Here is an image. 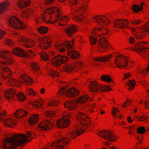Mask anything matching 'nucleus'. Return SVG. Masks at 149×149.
<instances>
[{"label": "nucleus", "instance_id": "nucleus-24", "mask_svg": "<svg viewBox=\"0 0 149 149\" xmlns=\"http://www.w3.org/2000/svg\"><path fill=\"white\" fill-rule=\"evenodd\" d=\"M10 4V2L8 0L0 3V14L3 13L8 9Z\"/></svg>", "mask_w": 149, "mask_h": 149}, {"label": "nucleus", "instance_id": "nucleus-7", "mask_svg": "<svg viewBox=\"0 0 149 149\" xmlns=\"http://www.w3.org/2000/svg\"><path fill=\"white\" fill-rule=\"evenodd\" d=\"M73 46L72 43L70 41H66L62 42L60 41H57L55 43V48L60 52L63 53L65 50L71 49Z\"/></svg>", "mask_w": 149, "mask_h": 149}, {"label": "nucleus", "instance_id": "nucleus-63", "mask_svg": "<svg viewBox=\"0 0 149 149\" xmlns=\"http://www.w3.org/2000/svg\"><path fill=\"white\" fill-rule=\"evenodd\" d=\"M6 111L4 110L3 113H0V122L3 121L6 116Z\"/></svg>", "mask_w": 149, "mask_h": 149}, {"label": "nucleus", "instance_id": "nucleus-50", "mask_svg": "<svg viewBox=\"0 0 149 149\" xmlns=\"http://www.w3.org/2000/svg\"><path fill=\"white\" fill-rule=\"evenodd\" d=\"M13 63V61L12 59L8 58L7 57L5 58L4 61H2L0 62V65H9L12 64ZM1 66L0 65V68H1Z\"/></svg>", "mask_w": 149, "mask_h": 149}, {"label": "nucleus", "instance_id": "nucleus-27", "mask_svg": "<svg viewBox=\"0 0 149 149\" xmlns=\"http://www.w3.org/2000/svg\"><path fill=\"white\" fill-rule=\"evenodd\" d=\"M75 102L67 101L64 103V105L65 108L67 109L70 110H72L77 108V105Z\"/></svg>", "mask_w": 149, "mask_h": 149}, {"label": "nucleus", "instance_id": "nucleus-13", "mask_svg": "<svg viewBox=\"0 0 149 149\" xmlns=\"http://www.w3.org/2000/svg\"><path fill=\"white\" fill-rule=\"evenodd\" d=\"M18 42L19 44L28 48H32L35 45V40L28 39L22 36L18 38Z\"/></svg>", "mask_w": 149, "mask_h": 149}, {"label": "nucleus", "instance_id": "nucleus-31", "mask_svg": "<svg viewBox=\"0 0 149 149\" xmlns=\"http://www.w3.org/2000/svg\"><path fill=\"white\" fill-rule=\"evenodd\" d=\"M16 91L14 89H9L6 91L4 93V96L6 98L10 99L13 97Z\"/></svg>", "mask_w": 149, "mask_h": 149}, {"label": "nucleus", "instance_id": "nucleus-59", "mask_svg": "<svg viewBox=\"0 0 149 149\" xmlns=\"http://www.w3.org/2000/svg\"><path fill=\"white\" fill-rule=\"evenodd\" d=\"M41 59L44 61H48L49 60L48 55L45 52H42L40 54Z\"/></svg>", "mask_w": 149, "mask_h": 149}, {"label": "nucleus", "instance_id": "nucleus-22", "mask_svg": "<svg viewBox=\"0 0 149 149\" xmlns=\"http://www.w3.org/2000/svg\"><path fill=\"white\" fill-rule=\"evenodd\" d=\"M17 5L20 9H23L30 4L31 0H17Z\"/></svg>", "mask_w": 149, "mask_h": 149}, {"label": "nucleus", "instance_id": "nucleus-25", "mask_svg": "<svg viewBox=\"0 0 149 149\" xmlns=\"http://www.w3.org/2000/svg\"><path fill=\"white\" fill-rule=\"evenodd\" d=\"M100 46L106 50L110 47V44L105 38H100L98 41Z\"/></svg>", "mask_w": 149, "mask_h": 149}, {"label": "nucleus", "instance_id": "nucleus-51", "mask_svg": "<svg viewBox=\"0 0 149 149\" xmlns=\"http://www.w3.org/2000/svg\"><path fill=\"white\" fill-rule=\"evenodd\" d=\"M75 40H77L81 43H83L85 42V38L84 37L81 36H79L73 39L71 42L73 44L74 41Z\"/></svg>", "mask_w": 149, "mask_h": 149}, {"label": "nucleus", "instance_id": "nucleus-18", "mask_svg": "<svg viewBox=\"0 0 149 149\" xmlns=\"http://www.w3.org/2000/svg\"><path fill=\"white\" fill-rule=\"evenodd\" d=\"M84 3L81 7L76 9H72V12L75 11L77 13L86 12L87 11L88 8V3L89 0H83Z\"/></svg>", "mask_w": 149, "mask_h": 149}, {"label": "nucleus", "instance_id": "nucleus-44", "mask_svg": "<svg viewBox=\"0 0 149 149\" xmlns=\"http://www.w3.org/2000/svg\"><path fill=\"white\" fill-rule=\"evenodd\" d=\"M38 31L41 34L46 33L48 31V28L46 26H42L37 29Z\"/></svg>", "mask_w": 149, "mask_h": 149}, {"label": "nucleus", "instance_id": "nucleus-41", "mask_svg": "<svg viewBox=\"0 0 149 149\" xmlns=\"http://www.w3.org/2000/svg\"><path fill=\"white\" fill-rule=\"evenodd\" d=\"M100 79L102 81L106 82L109 83L110 82H111L113 84L114 83L111 77L108 75H102L100 77Z\"/></svg>", "mask_w": 149, "mask_h": 149}, {"label": "nucleus", "instance_id": "nucleus-6", "mask_svg": "<svg viewBox=\"0 0 149 149\" xmlns=\"http://www.w3.org/2000/svg\"><path fill=\"white\" fill-rule=\"evenodd\" d=\"M8 22L10 25L15 29H24L29 26L28 24L23 22L15 16L10 17L9 19Z\"/></svg>", "mask_w": 149, "mask_h": 149}, {"label": "nucleus", "instance_id": "nucleus-37", "mask_svg": "<svg viewBox=\"0 0 149 149\" xmlns=\"http://www.w3.org/2000/svg\"><path fill=\"white\" fill-rule=\"evenodd\" d=\"M4 124L6 126L12 127L15 125V121L13 118H8L4 121Z\"/></svg>", "mask_w": 149, "mask_h": 149}, {"label": "nucleus", "instance_id": "nucleus-40", "mask_svg": "<svg viewBox=\"0 0 149 149\" xmlns=\"http://www.w3.org/2000/svg\"><path fill=\"white\" fill-rule=\"evenodd\" d=\"M56 141L58 142L59 143L61 144L62 145L64 146L65 147L69 143L70 140L68 138L64 137Z\"/></svg>", "mask_w": 149, "mask_h": 149}, {"label": "nucleus", "instance_id": "nucleus-49", "mask_svg": "<svg viewBox=\"0 0 149 149\" xmlns=\"http://www.w3.org/2000/svg\"><path fill=\"white\" fill-rule=\"evenodd\" d=\"M84 18V16L83 14H77L74 16L73 17L74 20L77 22H81Z\"/></svg>", "mask_w": 149, "mask_h": 149}, {"label": "nucleus", "instance_id": "nucleus-43", "mask_svg": "<svg viewBox=\"0 0 149 149\" xmlns=\"http://www.w3.org/2000/svg\"><path fill=\"white\" fill-rule=\"evenodd\" d=\"M120 111L115 107H113L112 111V114L117 118H120L122 116V115L120 113L118 114Z\"/></svg>", "mask_w": 149, "mask_h": 149}, {"label": "nucleus", "instance_id": "nucleus-42", "mask_svg": "<svg viewBox=\"0 0 149 149\" xmlns=\"http://www.w3.org/2000/svg\"><path fill=\"white\" fill-rule=\"evenodd\" d=\"M50 147H55V149H64L65 147L61 144L59 143L58 142L56 141L53 142L51 145H49Z\"/></svg>", "mask_w": 149, "mask_h": 149}, {"label": "nucleus", "instance_id": "nucleus-16", "mask_svg": "<svg viewBox=\"0 0 149 149\" xmlns=\"http://www.w3.org/2000/svg\"><path fill=\"white\" fill-rule=\"evenodd\" d=\"M53 125V122L48 120L41 122L38 125V127L41 130L45 131L50 129Z\"/></svg>", "mask_w": 149, "mask_h": 149}, {"label": "nucleus", "instance_id": "nucleus-45", "mask_svg": "<svg viewBox=\"0 0 149 149\" xmlns=\"http://www.w3.org/2000/svg\"><path fill=\"white\" fill-rule=\"evenodd\" d=\"M25 93L27 95L32 97L35 96L36 94L35 91L31 88H26Z\"/></svg>", "mask_w": 149, "mask_h": 149}, {"label": "nucleus", "instance_id": "nucleus-20", "mask_svg": "<svg viewBox=\"0 0 149 149\" xmlns=\"http://www.w3.org/2000/svg\"><path fill=\"white\" fill-rule=\"evenodd\" d=\"M14 54L19 57H29V56L24 50L19 47H16L13 49Z\"/></svg>", "mask_w": 149, "mask_h": 149}, {"label": "nucleus", "instance_id": "nucleus-64", "mask_svg": "<svg viewBox=\"0 0 149 149\" xmlns=\"http://www.w3.org/2000/svg\"><path fill=\"white\" fill-rule=\"evenodd\" d=\"M90 42L91 45H94L96 44L97 39L92 36H90L89 37Z\"/></svg>", "mask_w": 149, "mask_h": 149}, {"label": "nucleus", "instance_id": "nucleus-47", "mask_svg": "<svg viewBox=\"0 0 149 149\" xmlns=\"http://www.w3.org/2000/svg\"><path fill=\"white\" fill-rule=\"evenodd\" d=\"M44 102V101L43 99H40L34 102L33 105L36 108L40 107L43 105Z\"/></svg>", "mask_w": 149, "mask_h": 149}, {"label": "nucleus", "instance_id": "nucleus-58", "mask_svg": "<svg viewBox=\"0 0 149 149\" xmlns=\"http://www.w3.org/2000/svg\"><path fill=\"white\" fill-rule=\"evenodd\" d=\"M31 66L32 70L34 71H38L39 69V67L38 63L34 62H32L31 63Z\"/></svg>", "mask_w": 149, "mask_h": 149}, {"label": "nucleus", "instance_id": "nucleus-1", "mask_svg": "<svg viewBox=\"0 0 149 149\" xmlns=\"http://www.w3.org/2000/svg\"><path fill=\"white\" fill-rule=\"evenodd\" d=\"M28 135L23 134H14L12 136L7 137L0 143V148L2 149H15L19 146L27 141L28 138L31 137L33 135L31 132H28Z\"/></svg>", "mask_w": 149, "mask_h": 149}, {"label": "nucleus", "instance_id": "nucleus-8", "mask_svg": "<svg viewBox=\"0 0 149 149\" xmlns=\"http://www.w3.org/2000/svg\"><path fill=\"white\" fill-rule=\"evenodd\" d=\"M98 135L105 139L109 141L110 142H116L118 138L117 135L106 130H103L99 132Z\"/></svg>", "mask_w": 149, "mask_h": 149}, {"label": "nucleus", "instance_id": "nucleus-55", "mask_svg": "<svg viewBox=\"0 0 149 149\" xmlns=\"http://www.w3.org/2000/svg\"><path fill=\"white\" fill-rule=\"evenodd\" d=\"M17 95L18 100L19 101L22 102L26 100V97L22 93H18Z\"/></svg>", "mask_w": 149, "mask_h": 149}, {"label": "nucleus", "instance_id": "nucleus-39", "mask_svg": "<svg viewBox=\"0 0 149 149\" xmlns=\"http://www.w3.org/2000/svg\"><path fill=\"white\" fill-rule=\"evenodd\" d=\"M88 96L87 95H84L81 96L77 98L76 101L77 103L82 104L85 102L88 99Z\"/></svg>", "mask_w": 149, "mask_h": 149}, {"label": "nucleus", "instance_id": "nucleus-26", "mask_svg": "<svg viewBox=\"0 0 149 149\" xmlns=\"http://www.w3.org/2000/svg\"><path fill=\"white\" fill-rule=\"evenodd\" d=\"M112 54H109L101 56H98L95 58L93 59L94 61H100L102 62H105L108 61L112 57Z\"/></svg>", "mask_w": 149, "mask_h": 149}, {"label": "nucleus", "instance_id": "nucleus-9", "mask_svg": "<svg viewBox=\"0 0 149 149\" xmlns=\"http://www.w3.org/2000/svg\"><path fill=\"white\" fill-rule=\"evenodd\" d=\"M114 62L118 68H125L128 64V59L126 56L120 55L116 57Z\"/></svg>", "mask_w": 149, "mask_h": 149}, {"label": "nucleus", "instance_id": "nucleus-33", "mask_svg": "<svg viewBox=\"0 0 149 149\" xmlns=\"http://www.w3.org/2000/svg\"><path fill=\"white\" fill-rule=\"evenodd\" d=\"M144 5V3L143 2H141L140 5L134 4L132 7V10L134 13H137L143 10V6Z\"/></svg>", "mask_w": 149, "mask_h": 149}, {"label": "nucleus", "instance_id": "nucleus-14", "mask_svg": "<svg viewBox=\"0 0 149 149\" xmlns=\"http://www.w3.org/2000/svg\"><path fill=\"white\" fill-rule=\"evenodd\" d=\"M69 115L64 116L63 117L57 120L56 122L57 126L60 128H64L68 127L70 125V120L69 118Z\"/></svg>", "mask_w": 149, "mask_h": 149}, {"label": "nucleus", "instance_id": "nucleus-23", "mask_svg": "<svg viewBox=\"0 0 149 149\" xmlns=\"http://www.w3.org/2000/svg\"><path fill=\"white\" fill-rule=\"evenodd\" d=\"M34 12V10L33 8H27L22 11L21 16L24 18L28 19L32 15Z\"/></svg>", "mask_w": 149, "mask_h": 149}, {"label": "nucleus", "instance_id": "nucleus-4", "mask_svg": "<svg viewBox=\"0 0 149 149\" xmlns=\"http://www.w3.org/2000/svg\"><path fill=\"white\" fill-rule=\"evenodd\" d=\"M79 93V91L75 88L72 87L67 90L66 87H64L58 91L57 94V97H58V96H62L65 94L68 97H74L78 95Z\"/></svg>", "mask_w": 149, "mask_h": 149}, {"label": "nucleus", "instance_id": "nucleus-60", "mask_svg": "<svg viewBox=\"0 0 149 149\" xmlns=\"http://www.w3.org/2000/svg\"><path fill=\"white\" fill-rule=\"evenodd\" d=\"M58 104L59 102L57 100H52L49 102L48 106L50 107H56Z\"/></svg>", "mask_w": 149, "mask_h": 149}, {"label": "nucleus", "instance_id": "nucleus-29", "mask_svg": "<svg viewBox=\"0 0 149 149\" xmlns=\"http://www.w3.org/2000/svg\"><path fill=\"white\" fill-rule=\"evenodd\" d=\"M27 113V112L25 110L21 109L16 111L15 114V116L17 118L21 119L25 116Z\"/></svg>", "mask_w": 149, "mask_h": 149}, {"label": "nucleus", "instance_id": "nucleus-48", "mask_svg": "<svg viewBox=\"0 0 149 149\" xmlns=\"http://www.w3.org/2000/svg\"><path fill=\"white\" fill-rule=\"evenodd\" d=\"M11 53L9 52L5 51H0V57L2 58H5L10 55Z\"/></svg>", "mask_w": 149, "mask_h": 149}, {"label": "nucleus", "instance_id": "nucleus-11", "mask_svg": "<svg viewBox=\"0 0 149 149\" xmlns=\"http://www.w3.org/2000/svg\"><path fill=\"white\" fill-rule=\"evenodd\" d=\"M93 18L94 22L100 26H107L111 22L109 19L104 15H95Z\"/></svg>", "mask_w": 149, "mask_h": 149}, {"label": "nucleus", "instance_id": "nucleus-28", "mask_svg": "<svg viewBox=\"0 0 149 149\" xmlns=\"http://www.w3.org/2000/svg\"><path fill=\"white\" fill-rule=\"evenodd\" d=\"M77 25L71 24L66 30V32L67 35L69 36H71L77 30Z\"/></svg>", "mask_w": 149, "mask_h": 149}, {"label": "nucleus", "instance_id": "nucleus-36", "mask_svg": "<svg viewBox=\"0 0 149 149\" xmlns=\"http://www.w3.org/2000/svg\"><path fill=\"white\" fill-rule=\"evenodd\" d=\"M49 38L47 36L39 38L38 40V42L39 46L41 48L45 49V43L46 41H49Z\"/></svg>", "mask_w": 149, "mask_h": 149}, {"label": "nucleus", "instance_id": "nucleus-54", "mask_svg": "<svg viewBox=\"0 0 149 149\" xmlns=\"http://www.w3.org/2000/svg\"><path fill=\"white\" fill-rule=\"evenodd\" d=\"M73 64L75 69V71H77L78 69L82 68L83 66V63L80 62H76Z\"/></svg>", "mask_w": 149, "mask_h": 149}, {"label": "nucleus", "instance_id": "nucleus-38", "mask_svg": "<svg viewBox=\"0 0 149 149\" xmlns=\"http://www.w3.org/2000/svg\"><path fill=\"white\" fill-rule=\"evenodd\" d=\"M63 69L65 72H68L75 71L73 64H67L65 65L63 67Z\"/></svg>", "mask_w": 149, "mask_h": 149}, {"label": "nucleus", "instance_id": "nucleus-19", "mask_svg": "<svg viewBox=\"0 0 149 149\" xmlns=\"http://www.w3.org/2000/svg\"><path fill=\"white\" fill-rule=\"evenodd\" d=\"M20 83H23L27 85L31 84L33 83L32 79L25 74H21L19 77Z\"/></svg>", "mask_w": 149, "mask_h": 149}, {"label": "nucleus", "instance_id": "nucleus-12", "mask_svg": "<svg viewBox=\"0 0 149 149\" xmlns=\"http://www.w3.org/2000/svg\"><path fill=\"white\" fill-rule=\"evenodd\" d=\"M68 60V57L65 55H57L52 59V63L53 65L56 66L66 63Z\"/></svg>", "mask_w": 149, "mask_h": 149}, {"label": "nucleus", "instance_id": "nucleus-15", "mask_svg": "<svg viewBox=\"0 0 149 149\" xmlns=\"http://www.w3.org/2000/svg\"><path fill=\"white\" fill-rule=\"evenodd\" d=\"M129 22L126 19H118L114 22L113 26L116 28L123 29L127 26Z\"/></svg>", "mask_w": 149, "mask_h": 149}, {"label": "nucleus", "instance_id": "nucleus-57", "mask_svg": "<svg viewBox=\"0 0 149 149\" xmlns=\"http://www.w3.org/2000/svg\"><path fill=\"white\" fill-rule=\"evenodd\" d=\"M111 88L109 86H102L100 84V91L103 92L108 91H110Z\"/></svg>", "mask_w": 149, "mask_h": 149}, {"label": "nucleus", "instance_id": "nucleus-35", "mask_svg": "<svg viewBox=\"0 0 149 149\" xmlns=\"http://www.w3.org/2000/svg\"><path fill=\"white\" fill-rule=\"evenodd\" d=\"M68 56L73 59L79 58L80 56L79 53L76 51L72 50L68 51L67 53Z\"/></svg>", "mask_w": 149, "mask_h": 149}, {"label": "nucleus", "instance_id": "nucleus-30", "mask_svg": "<svg viewBox=\"0 0 149 149\" xmlns=\"http://www.w3.org/2000/svg\"><path fill=\"white\" fill-rule=\"evenodd\" d=\"M133 118L134 120L139 122L146 121L148 118V116L145 114H135L133 116Z\"/></svg>", "mask_w": 149, "mask_h": 149}, {"label": "nucleus", "instance_id": "nucleus-52", "mask_svg": "<svg viewBox=\"0 0 149 149\" xmlns=\"http://www.w3.org/2000/svg\"><path fill=\"white\" fill-rule=\"evenodd\" d=\"M148 72H149V68H148V66L146 69L141 68L138 70V72L139 74L144 76Z\"/></svg>", "mask_w": 149, "mask_h": 149}, {"label": "nucleus", "instance_id": "nucleus-61", "mask_svg": "<svg viewBox=\"0 0 149 149\" xmlns=\"http://www.w3.org/2000/svg\"><path fill=\"white\" fill-rule=\"evenodd\" d=\"M101 36L106 35L109 32V30L106 28L103 27H100Z\"/></svg>", "mask_w": 149, "mask_h": 149}, {"label": "nucleus", "instance_id": "nucleus-5", "mask_svg": "<svg viewBox=\"0 0 149 149\" xmlns=\"http://www.w3.org/2000/svg\"><path fill=\"white\" fill-rule=\"evenodd\" d=\"M143 28H136L132 30L134 36L137 39H141L146 35L147 31L149 34V21L146 23Z\"/></svg>", "mask_w": 149, "mask_h": 149}, {"label": "nucleus", "instance_id": "nucleus-17", "mask_svg": "<svg viewBox=\"0 0 149 149\" xmlns=\"http://www.w3.org/2000/svg\"><path fill=\"white\" fill-rule=\"evenodd\" d=\"M13 74V72L7 67L2 68L1 70V76L3 79H6L9 78Z\"/></svg>", "mask_w": 149, "mask_h": 149}, {"label": "nucleus", "instance_id": "nucleus-21", "mask_svg": "<svg viewBox=\"0 0 149 149\" xmlns=\"http://www.w3.org/2000/svg\"><path fill=\"white\" fill-rule=\"evenodd\" d=\"M89 88L90 91L93 92L100 91V84L95 81H92L90 83Z\"/></svg>", "mask_w": 149, "mask_h": 149}, {"label": "nucleus", "instance_id": "nucleus-53", "mask_svg": "<svg viewBox=\"0 0 149 149\" xmlns=\"http://www.w3.org/2000/svg\"><path fill=\"white\" fill-rule=\"evenodd\" d=\"M92 34L97 37L101 36V34L100 33V28L95 29L93 30Z\"/></svg>", "mask_w": 149, "mask_h": 149}, {"label": "nucleus", "instance_id": "nucleus-34", "mask_svg": "<svg viewBox=\"0 0 149 149\" xmlns=\"http://www.w3.org/2000/svg\"><path fill=\"white\" fill-rule=\"evenodd\" d=\"M7 83L9 86L13 87H18L20 85L19 82L13 78L9 79L7 82Z\"/></svg>", "mask_w": 149, "mask_h": 149}, {"label": "nucleus", "instance_id": "nucleus-10", "mask_svg": "<svg viewBox=\"0 0 149 149\" xmlns=\"http://www.w3.org/2000/svg\"><path fill=\"white\" fill-rule=\"evenodd\" d=\"M142 42L136 43L134 45L133 50L138 53L143 58H149L148 53L144 50Z\"/></svg>", "mask_w": 149, "mask_h": 149}, {"label": "nucleus", "instance_id": "nucleus-46", "mask_svg": "<svg viewBox=\"0 0 149 149\" xmlns=\"http://www.w3.org/2000/svg\"><path fill=\"white\" fill-rule=\"evenodd\" d=\"M135 84L136 81L134 80H129L126 84V85L128 87L129 89L131 90L134 89Z\"/></svg>", "mask_w": 149, "mask_h": 149}, {"label": "nucleus", "instance_id": "nucleus-62", "mask_svg": "<svg viewBox=\"0 0 149 149\" xmlns=\"http://www.w3.org/2000/svg\"><path fill=\"white\" fill-rule=\"evenodd\" d=\"M146 131L145 127L143 126L139 127L137 129V133L139 134H143L145 133Z\"/></svg>", "mask_w": 149, "mask_h": 149}, {"label": "nucleus", "instance_id": "nucleus-56", "mask_svg": "<svg viewBox=\"0 0 149 149\" xmlns=\"http://www.w3.org/2000/svg\"><path fill=\"white\" fill-rule=\"evenodd\" d=\"M49 75L53 78L59 77V72L55 70H51L49 71Z\"/></svg>", "mask_w": 149, "mask_h": 149}, {"label": "nucleus", "instance_id": "nucleus-3", "mask_svg": "<svg viewBox=\"0 0 149 149\" xmlns=\"http://www.w3.org/2000/svg\"><path fill=\"white\" fill-rule=\"evenodd\" d=\"M77 119L81 124L77 125L75 127V130L70 134V137L72 139L83 134L85 131L84 129L87 128L88 130H90L89 126L91 122L90 118L85 114L80 112L77 115Z\"/></svg>", "mask_w": 149, "mask_h": 149}, {"label": "nucleus", "instance_id": "nucleus-32", "mask_svg": "<svg viewBox=\"0 0 149 149\" xmlns=\"http://www.w3.org/2000/svg\"><path fill=\"white\" fill-rule=\"evenodd\" d=\"M39 116L38 114H34L30 117L28 122L31 125H33L36 123L39 120Z\"/></svg>", "mask_w": 149, "mask_h": 149}, {"label": "nucleus", "instance_id": "nucleus-2", "mask_svg": "<svg viewBox=\"0 0 149 149\" xmlns=\"http://www.w3.org/2000/svg\"><path fill=\"white\" fill-rule=\"evenodd\" d=\"M61 14V10L58 7H53L47 9L43 15L44 21L50 24H53L59 20V25L63 26L65 25L69 19L67 16L62 17L59 19Z\"/></svg>", "mask_w": 149, "mask_h": 149}]
</instances>
